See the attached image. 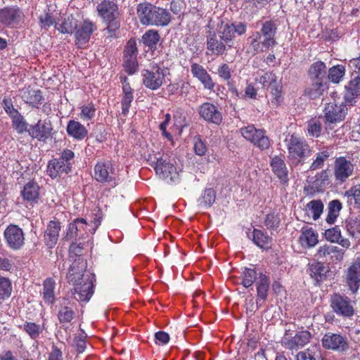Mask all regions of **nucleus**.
I'll return each instance as SVG.
<instances>
[{
  "label": "nucleus",
  "instance_id": "obj_1",
  "mask_svg": "<svg viewBox=\"0 0 360 360\" xmlns=\"http://www.w3.org/2000/svg\"><path fill=\"white\" fill-rule=\"evenodd\" d=\"M136 11L139 21L143 25L164 27L169 25L171 21L169 11L148 2L139 4Z\"/></svg>",
  "mask_w": 360,
  "mask_h": 360
},
{
  "label": "nucleus",
  "instance_id": "obj_2",
  "mask_svg": "<svg viewBox=\"0 0 360 360\" xmlns=\"http://www.w3.org/2000/svg\"><path fill=\"white\" fill-rule=\"evenodd\" d=\"M168 70L157 63H150L148 69L141 72L143 84L148 89L155 91L166 83Z\"/></svg>",
  "mask_w": 360,
  "mask_h": 360
},
{
  "label": "nucleus",
  "instance_id": "obj_3",
  "mask_svg": "<svg viewBox=\"0 0 360 360\" xmlns=\"http://www.w3.org/2000/svg\"><path fill=\"white\" fill-rule=\"evenodd\" d=\"M74 157L75 154L71 150H64L60 158L49 162L47 174L52 179L60 177L63 174H68L71 170Z\"/></svg>",
  "mask_w": 360,
  "mask_h": 360
},
{
  "label": "nucleus",
  "instance_id": "obj_4",
  "mask_svg": "<svg viewBox=\"0 0 360 360\" xmlns=\"http://www.w3.org/2000/svg\"><path fill=\"white\" fill-rule=\"evenodd\" d=\"M255 81L262 85L264 89H270L273 96L271 103L278 105L282 101L281 90L282 85L280 81L277 79L276 75L271 71L264 72L263 75H257Z\"/></svg>",
  "mask_w": 360,
  "mask_h": 360
},
{
  "label": "nucleus",
  "instance_id": "obj_5",
  "mask_svg": "<svg viewBox=\"0 0 360 360\" xmlns=\"http://www.w3.org/2000/svg\"><path fill=\"white\" fill-rule=\"evenodd\" d=\"M94 282V275L86 271V262L82 257L75 258L69 268L67 274L68 282L73 285L85 283L87 277Z\"/></svg>",
  "mask_w": 360,
  "mask_h": 360
},
{
  "label": "nucleus",
  "instance_id": "obj_6",
  "mask_svg": "<svg viewBox=\"0 0 360 360\" xmlns=\"http://www.w3.org/2000/svg\"><path fill=\"white\" fill-rule=\"evenodd\" d=\"M355 165L349 158L337 157L333 163V172L335 181L338 184L346 182L354 174Z\"/></svg>",
  "mask_w": 360,
  "mask_h": 360
},
{
  "label": "nucleus",
  "instance_id": "obj_7",
  "mask_svg": "<svg viewBox=\"0 0 360 360\" xmlns=\"http://www.w3.org/2000/svg\"><path fill=\"white\" fill-rule=\"evenodd\" d=\"M242 136L252 143L260 150H266L270 146V139L263 129H256L254 125H248L240 129Z\"/></svg>",
  "mask_w": 360,
  "mask_h": 360
},
{
  "label": "nucleus",
  "instance_id": "obj_8",
  "mask_svg": "<svg viewBox=\"0 0 360 360\" xmlns=\"http://www.w3.org/2000/svg\"><path fill=\"white\" fill-rule=\"evenodd\" d=\"M150 165L154 168L156 174L162 179H169L174 181L178 174L176 169L173 164L167 160V158L155 155L153 160L150 158Z\"/></svg>",
  "mask_w": 360,
  "mask_h": 360
},
{
  "label": "nucleus",
  "instance_id": "obj_9",
  "mask_svg": "<svg viewBox=\"0 0 360 360\" xmlns=\"http://www.w3.org/2000/svg\"><path fill=\"white\" fill-rule=\"evenodd\" d=\"M4 238L6 245L15 251L22 249L25 245V233L17 225H8L4 232Z\"/></svg>",
  "mask_w": 360,
  "mask_h": 360
},
{
  "label": "nucleus",
  "instance_id": "obj_10",
  "mask_svg": "<svg viewBox=\"0 0 360 360\" xmlns=\"http://www.w3.org/2000/svg\"><path fill=\"white\" fill-rule=\"evenodd\" d=\"M330 307L337 315L351 318L354 314V307L351 300L346 296L340 294L333 295L330 300Z\"/></svg>",
  "mask_w": 360,
  "mask_h": 360
},
{
  "label": "nucleus",
  "instance_id": "obj_11",
  "mask_svg": "<svg viewBox=\"0 0 360 360\" xmlns=\"http://www.w3.org/2000/svg\"><path fill=\"white\" fill-rule=\"evenodd\" d=\"M290 157L295 159H303L311 154V148L302 138L292 135L288 145Z\"/></svg>",
  "mask_w": 360,
  "mask_h": 360
},
{
  "label": "nucleus",
  "instance_id": "obj_12",
  "mask_svg": "<svg viewBox=\"0 0 360 360\" xmlns=\"http://www.w3.org/2000/svg\"><path fill=\"white\" fill-rule=\"evenodd\" d=\"M345 253V251L338 246L325 244L319 247L315 256L318 259H322L324 262L337 263L343 259Z\"/></svg>",
  "mask_w": 360,
  "mask_h": 360
},
{
  "label": "nucleus",
  "instance_id": "obj_13",
  "mask_svg": "<svg viewBox=\"0 0 360 360\" xmlns=\"http://www.w3.org/2000/svg\"><path fill=\"white\" fill-rule=\"evenodd\" d=\"M247 30V25L245 22H238L234 23L221 24L217 30V34L224 41L228 44H232L235 34L242 35Z\"/></svg>",
  "mask_w": 360,
  "mask_h": 360
},
{
  "label": "nucleus",
  "instance_id": "obj_14",
  "mask_svg": "<svg viewBox=\"0 0 360 360\" xmlns=\"http://www.w3.org/2000/svg\"><path fill=\"white\" fill-rule=\"evenodd\" d=\"M323 348L343 352L348 349L349 345L346 338L338 333H326L321 339Z\"/></svg>",
  "mask_w": 360,
  "mask_h": 360
},
{
  "label": "nucleus",
  "instance_id": "obj_15",
  "mask_svg": "<svg viewBox=\"0 0 360 360\" xmlns=\"http://www.w3.org/2000/svg\"><path fill=\"white\" fill-rule=\"evenodd\" d=\"M347 110V105L343 102L340 104L335 102L328 103L323 110L326 122L336 123L342 121Z\"/></svg>",
  "mask_w": 360,
  "mask_h": 360
},
{
  "label": "nucleus",
  "instance_id": "obj_16",
  "mask_svg": "<svg viewBox=\"0 0 360 360\" xmlns=\"http://www.w3.org/2000/svg\"><path fill=\"white\" fill-rule=\"evenodd\" d=\"M53 126L49 120H39L34 125H30L27 132L29 135L39 141H46L52 135Z\"/></svg>",
  "mask_w": 360,
  "mask_h": 360
},
{
  "label": "nucleus",
  "instance_id": "obj_17",
  "mask_svg": "<svg viewBox=\"0 0 360 360\" xmlns=\"http://www.w3.org/2000/svg\"><path fill=\"white\" fill-rule=\"evenodd\" d=\"M206 44L207 50L210 51L212 54L217 56L224 55L226 51L232 48V44H228L224 41L217 32L210 30L206 35Z\"/></svg>",
  "mask_w": 360,
  "mask_h": 360
},
{
  "label": "nucleus",
  "instance_id": "obj_18",
  "mask_svg": "<svg viewBox=\"0 0 360 360\" xmlns=\"http://www.w3.org/2000/svg\"><path fill=\"white\" fill-rule=\"evenodd\" d=\"M200 117L209 123L219 125L222 122V114L213 103L205 102L198 108Z\"/></svg>",
  "mask_w": 360,
  "mask_h": 360
},
{
  "label": "nucleus",
  "instance_id": "obj_19",
  "mask_svg": "<svg viewBox=\"0 0 360 360\" xmlns=\"http://www.w3.org/2000/svg\"><path fill=\"white\" fill-rule=\"evenodd\" d=\"M23 16L21 9L17 6H6L0 9V23L12 27L18 23Z\"/></svg>",
  "mask_w": 360,
  "mask_h": 360
},
{
  "label": "nucleus",
  "instance_id": "obj_20",
  "mask_svg": "<svg viewBox=\"0 0 360 360\" xmlns=\"http://www.w3.org/2000/svg\"><path fill=\"white\" fill-rule=\"evenodd\" d=\"M110 162H98L94 167V179L101 183L110 182L115 179V173Z\"/></svg>",
  "mask_w": 360,
  "mask_h": 360
},
{
  "label": "nucleus",
  "instance_id": "obj_21",
  "mask_svg": "<svg viewBox=\"0 0 360 360\" xmlns=\"http://www.w3.org/2000/svg\"><path fill=\"white\" fill-rule=\"evenodd\" d=\"M346 282L352 293L357 292L360 285V257H357L348 268Z\"/></svg>",
  "mask_w": 360,
  "mask_h": 360
},
{
  "label": "nucleus",
  "instance_id": "obj_22",
  "mask_svg": "<svg viewBox=\"0 0 360 360\" xmlns=\"http://www.w3.org/2000/svg\"><path fill=\"white\" fill-rule=\"evenodd\" d=\"M191 72L193 77L196 78L205 89L212 91L215 83L204 67L198 63H193L191 65Z\"/></svg>",
  "mask_w": 360,
  "mask_h": 360
},
{
  "label": "nucleus",
  "instance_id": "obj_23",
  "mask_svg": "<svg viewBox=\"0 0 360 360\" xmlns=\"http://www.w3.org/2000/svg\"><path fill=\"white\" fill-rule=\"evenodd\" d=\"M96 29V27L92 22L89 20H84L75 30L76 44L79 47L85 45L89 41L91 34Z\"/></svg>",
  "mask_w": 360,
  "mask_h": 360
},
{
  "label": "nucleus",
  "instance_id": "obj_24",
  "mask_svg": "<svg viewBox=\"0 0 360 360\" xmlns=\"http://www.w3.org/2000/svg\"><path fill=\"white\" fill-rule=\"evenodd\" d=\"M85 278V283L75 285L71 291L74 299L79 302H89L94 294V282L90 281L88 276Z\"/></svg>",
  "mask_w": 360,
  "mask_h": 360
},
{
  "label": "nucleus",
  "instance_id": "obj_25",
  "mask_svg": "<svg viewBox=\"0 0 360 360\" xmlns=\"http://www.w3.org/2000/svg\"><path fill=\"white\" fill-rule=\"evenodd\" d=\"M117 4L111 1L103 0L97 6V11L99 15L105 21L112 23V25L117 27L116 22H114L117 13Z\"/></svg>",
  "mask_w": 360,
  "mask_h": 360
},
{
  "label": "nucleus",
  "instance_id": "obj_26",
  "mask_svg": "<svg viewBox=\"0 0 360 360\" xmlns=\"http://www.w3.org/2000/svg\"><path fill=\"white\" fill-rule=\"evenodd\" d=\"M270 166L274 174L278 179L283 185H288L289 181L288 170L285 161L280 157H273L270 162Z\"/></svg>",
  "mask_w": 360,
  "mask_h": 360
},
{
  "label": "nucleus",
  "instance_id": "obj_27",
  "mask_svg": "<svg viewBox=\"0 0 360 360\" xmlns=\"http://www.w3.org/2000/svg\"><path fill=\"white\" fill-rule=\"evenodd\" d=\"M311 337V333L309 331H300L290 338H284L283 344L287 349L297 350L308 344Z\"/></svg>",
  "mask_w": 360,
  "mask_h": 360
},
{
  "label": "nucleus",
  "instance_id": "obj_28",
  "mask_svg": "<svg viewBox=\"0 0 360 360\" xmlns=\"http://www.w3.org/2000/svg\"><path fill=\"white\" fill-rule=\"evenodd\" d=\"M276 30L277 27L274 21L267 20L262 23L259 32L265 49H269L276 44L275 39Z\"/></svg>",
  "mask_w": 360,
  "mask_h": 360
},
{
  "label": "nucleus",
  "instance_id": "obj_29",
  "mask_svg": "<svg viewBox=\"0 0 360 360\" xmlns=\"http://www.w3.org/2000/svg\"><path fill=\"white\" fill-rule=\"evenodd\" d=\"M60 229V221H49L44 234V242L48 248H53L56 245Z\"/></svg>",
  "mask_w": 360,
  "mask_h": 360
},
{
  "label": "nucleus",
  "instance_id": "obj_30",
  "mask_svg": "<svg viewBox=\"0 0 360 360\" xmlns=\"http://www.w3.org/2000/svg\"><path fill=\"white\" fill-rule=\"evenodd\" d=\"M66 131L69 136L77 141L84 139L88 135L86 128L79 122L73 120L68 122Z\"/></svg>",
  "mask_w": 360,
  "mask_h": 360
},
{
  "label": "nucleus",
  "instance_id": "obj_31",
  "mask_svg": "<svg viewBox=\"0 0 360 360\" xmlns=\"http://www.w3.org/2000/svg\"><path fill=\"white\" fill-rule=\"evenodd\" d=\"M20 96L26 103L37 108L43 100L41 91L40 90L33 89L30 86L22 89L20 91Z\"/></svg>",
  "mask_w": 360,
  "mask_h": 360
},
{
  "label": "nucleus",
  "instance_id": "obj_32",
  "mask_svg": "<svg viewBox=\"0 0 360 360\" xmlns=\"http://www.w3.org/2000/svg\"><path fill=\"white\" fill-rule=\"evenodd\" d=\"M21 195L30 205L37 203L39 198V185L34 181L27 183L21 191Z\"/></svg>",
  "mask_w": 360,
  "mask_h": 360
},
{
  "label": "nucleus",
  "instance_id": "obj_33",
  "mask_svg": "<svg viewBox=\"0 0 360 360\" xmlns=\"http://www.w3.org/2000/svg\"><path fill=\"white\" fill-rule=\"evenodd\" d=\"M308 75L311 81L327 82V68L322 61L312 63L308 70Z\"/></svg>",
  "mask_w": 360,
  "mask_h": 360
},
{
  "label": "nucleus",
  "instance_id": "obj_34",
  "mask_svg": "<svg viewBox=\"0 0 360 360\" xmlns=\"http://www.w3.org/2000/svg\"><path fill=\"white\" fill-rule=\"evenodd\" d=\"M70 305V302L63 298L58 309V318L60 323H70L75 316V312Z\"/></svg>",
  "mask_w": 360,
  "mask_h": 360
},
{
  "label": "nucleus",
  "instance_id": "obj_35",
  "mask_svg": "<svg viewBox=\"0 0 360 360\" xmlns=\"http://www.w3.org/2000/svg\"><path fill=\"white\" fill-rule=\"evenodd\" d=\"M325 237L327 240L338 243L344 248H348L350 246V241L342 236L340 229L338 226L327 229L325 231Z\"/></svg>",
  "mask_w": 360,
  "mask_h": 360
},
{
  "label": "nucleus",
  "instance_id": "obj_36",
  "mask_svg": "<svg viewBox=\"0 0 360 360\" xmlns=\"http://www.w3.org/2000/svg\"><path fill=\"white\" fill-rule=\"evenodd\" d=\"M55 287L56 281L53 278H47L44 281L41 295L47 304H53L56 301Z\"/></svg>",
  "mask_w": 360,
  "mask_h": 360
},
{
  "label": "nucleus",
  "instance_id": "obj_37",
  "mask_svg": "<svg viewBox=\"0 0 360 360\" xmlns=\"http://www.w3.org/2000/svg\"><path fill=\"white\" fill-rule=\"evenodd\" d=\"M269 284L270 281L268 277L265 274L260 273L259 274L258 279L256 282L257 293V305L259 304V301L266 300L268 295V291L269 289Z\"/></svg>",
  "mask_w": 360,
  "mask_h": 360
},
{
  "label": "nucleus",
  "instance_id": "obj_38",
  "mask_svg": "<svg viewBox=\"0 0 360 360\" xmlns=\"http://www.w3.org/2000/svg\"><path fill=\"white\" fill-rule=\"evenodd\" d=\"M299 241L303 247L312 248L319 242L318 235L311 228H302L299 238Z\"/></svg>",
  "mask_w": 360,
  "mask_h": 360
},
{
  "label": "nucleus",
  "instance_id": "obj_39",
  "mask_svg": "<svg viewBox=\"0 0 360 360\" xmlns=\"http://www.w3.org/2000/svg\"><path fill=\"white\" fill-rule=\"evenodd\" d=\"M249 238H252L257 246L262 249H266L271 245V238L266 233L257 229H254Z\"/></svg>",
  "mask_w": 360,
  "mask_h": 360
},
{
  "label": "nucleus",
  "instance_id": "obj_40",
  "mask_svg": "<svg viewBox=\"0 0 360 360\" xmlns=\"http://www.w3.org/2000/svg\"><path fill=\"white\" fill-rule=\"evenodd\" d=\"M345 88V100L352 103L354 98L360 96V76L352 78Z\"/></svg>",
  "mask_w": 360,
  "mask_h": 360
},
{
  "label": "nucleus",
  "instance_id": "obj_41",
  "mask_svg": "<svg viewBox=\"0 0 360 360\" xmlns=\"http://www.w3.org/2000/svg\"><path fill=\"white\" fill-rule=\"evenodd\" d=\"M308 272L311 278L316 281H321L326 278L328 269L323 263L321 262H314L309 264Z\"/></svg>",
  "mask_w": 360,
  "mask_h": 360
},
{
  "label": "nucleus",
  "instance_id": "obj_42",
  "mask_svg": "<svg viewBox=\"0 0 360 360\" xmlns=\"http://www.w3.org/2000/svg\"><path fill=\"white\" fill-rule=\"evenodd\" d=\"M312 84L306 89L305 94L311 99H316L323 95L325 90L328 88L327 82L311 81Z\"/></svg>",
  "mask_w": 360,
  "mask_h": 360
},
{
  "label": "nucleus",
  "instance_id": "obj_43",
  "mask_svg": "<svg viewBox=\"0 0 360 360\" xmlns=\"http://www.w3.org/2000/svg\"><path fill=\"white\" fill-rule=\"evenodd\" d=\"M77 27V21L72 15L65 18L61 23L55 25V28L63 34H72Z\"/></svg>",
  "mask_w": 360,
  "mask_h": 360
},
{
  "label": "nucleus",
  "instance_id": "obj_44",
  "mask_svg": "<svg viewBox=\"0 0 360 360\" xmlns=\"http://www.w3.org/2000/svg\"><path fill=\"white\" fill-rule=\"evenodd\" d=\"M216 200V192L212 188L205 189L198 199V205L202 208L210 207Z\"/></svg>",
  "mask_w": 360,
  "mask_h": 360
},
{
  "label": "nucleus",
  "instance_id": "obj_45",
  "mask_svg": "<svg viewBox=\"0 0 360 360\" xmlns=\"http://www.w3.org/2000/svg\"><path fill=\"white\" fill-rule=\"evenodd\" d=\"M349 206L360 208V184L352 186L345 193Z\"/></svg>",
  "mask_w": 360,
  "mask_h": 360
},
{
  "label": "nucleus",
  "instance_id": "obj_46",
  "mask_svg": "<svg viewBox=\"0 0 360 360\" xmlns=\"http://www.w3.org/2000/svg\"><path fill=\"white\" fill-rule=\"evenodd\" d=\"M22 330L25 331L32 340H37L45 330V326L43 323L41 325L37 324L34 322H25L22 326Z\"/></svg>",
  "mask_w": 360,
  "mask_h": 360
},
{
  "label": "nucleus",
  "instance_id": "obj_47",
  "mask_svg": "<svg viewBox=\"0 0 360 360\" xmlns=\"http://www.w3.org/2000/svg\"><path fill=\"white\" fill-rule=\"evenodd\" d=\"M342 207V203L339 200H333L329 202L328 205V212L326 219V222L330 224H334Z\"/></svg>",
  "mask_w": 360,
  "mask_h": 360
},
{
  "label": "nucleus",
  "instance_id": "obj_48",
  "mask_svg": "<svg viewBox=\"0 0 360 360\" xmlns=\"http://www.w3.org/2000/svg\"><path fill=\"white\" fill-rule=\"evenodd\" d=\"M160 39V37L158 32L155 30H149L142 36L143 43L151 51L156 49Z\"/></svg>",
  "mask_w": 360,
  "mask_h": 360
},
{
  "label": "nucleus",
  "instance_id": "obj_49",
  "mask_svg": "<svg viewBox=\"0 0 360 360\" xmlns=\"http://www.w3.org/2000/svg\"><path fill=\"white\" fill-rule=\"evenodd\" d=\"M322 131V122L319 118H312L307 122V134L311 137L318 138Z\"/></svg>",
  "mask_w": 360,
  "mask_h": 360
},
{
  "label": "nucleus",
  "instance_id": "obj_50",
  "mask_svg": "<svg viewBox=\"0 0 360 360\" xmlns=\"http://www.w3.org/2000/svg\"><path fill=\"white\" fill-rule=\"evenodd\" d=\"M82 225H86V220L82 218H77L72 222L70 223L64 239L65 240H70L75 238L79 231V226Z\"/></svg>",
  "mask_w": 360,
  "mask_h": 360
},
{
  "label": "nucleus",
  "instance_id": "obj_51",
  "mask_svg": "<svg viewBox=\"0 0 360 360\" xmlns=\"http://www.w3.org/2000/svg\"><path fill=\"white\" fill-rule=\"evenodd\" d=\"M345 227L349 234L353 238L360 240V214L356 217H351L345 221Z\"/></svg>",
  "mask_w": 360,
  "mask_h": 360
},
{
  "label": "nucleus",
  "instance_id": "obj_52",
  "mask_svg": "<svg viewBox=\"0 0 360 360\" xmlns=\"http://www.w3.org/2000/svg\"><path fill=\"white\" fill-rule=\"evenodd\" d=\"M331 152L328 149L318 152L309 167L310 171H315L323 167L324 162L330 158Z\"/></svg>",
  "mask_w": 360,
  "mask_h": 360
},
{
  "label": "nucleus",
  "instance_id": "obj_53",
  "mask_svg": "<svg viewBox=\"0 0 360 360\" xmlns=\"http://www.w3.org/2000/svg\"><path fill=\"white\" fill-rule=\"evenodd\" d=\"M323 203L321 200H313L309 202L306 205V211L312 214L314 220L320 218L323 211Z\"/></svg>",
  "mask_w": 360,
  "mask_h": 360
},
{
  "label": "nucleus",
  "instance_id": "obj_54",
  "mask_svg": "<svg viewBox=\"0 0 360 360\" xmlns=\"http://www.w3.org/2000/svg\"><path fill=\"white\" fill-rule=\"evenodd\" d=\"M250 43V49L252 50L253 54L261 53L265 49V46L263 45L262 40V36L259 32H255L248 38Z\"/></svg>",
  "mask_w": 360,
  "mask_h": 360
},
{
  "label": "nucleus",
  "instance_id": "obj_55",
  "mask_svg": "<svg viewBox=\"0 0 360 360\" xmlns=\"http://www.w3.org/2000/svg\"><path fill=\"white\" fill-rule=\"evenodd\" d=\"M345 74V68L342 65H337L330 68L328 71V79L333 83L338 84Z\"/></svg>",
  "mask_w": 360,
  "mask_h": 360
},
{
  "label": "nucleus",
  "instance_id": "obj_56",
  "mask_svg": "<svg viewBox=\"0 0 360 360\" xmlns=\"http://www.w3.org/2000/svg\"><path fill=\"white\" fill-rule=\"evenodd\" d=\"M12 283L8 278L0 277V300L8 299L12 293Z\"/></svg>",
  "mask_w": 360,
  "mask_h": 360
},
{
  "label": "nucleus",
  "instance_id": "obj_57",
  "mask_svg": "<svg viewBox=\"0 0 360 360\" xmlns=\"http://www.w3.org/2000/svg\"><path fill=\"white\" fill-rule=\"evenodd\" d=\"M242 284L245 288H249L255 282L257 272L253 269L245 268L242 272Z\"/></svg>",
  "mask_w": 360,
  "mask_h": 360
},
{
  "label": "nucleus",
  "instance_id": "obj_58",
  "mask_svg": "<svg viewBox=\"0 0 360 360\" xmlns=\"http://www.w3.org/2000/svg\"><path fill=\"white\" fill-rule=\"evenodd\" d=\"M80 109V117L84 121H89L95 117L96 108L93 103L83 105Z\"/></svg>",
  "mask_w": 360,
  "mask_h": 360
},
{
  "label": "nucleus",
  "instance_id": "obj_59",
  "mask_svg": "<svg viewBox=\"0 0 360 360\" xmlns=\"http://www.w3.org/2000/svg\"><path fill=\"white\" fill-rule=\"evenodd\" d=\"M13 125L18 134H22L27 131V123L24 119L23 116L20 112L11 117Z\"/></svg>",
  "mask_w": 360,
  "mask_h": 360
},
{
  "label": "nucleus",
  "instance_id": "obj_60",
  "mask_svg": "<svg viewBox=\"0 0 360 360\" xmlns=\"http://www.w3.org/2000/svg\"><path fill=\"white\" fill-rule=\"evenodd\" d=\"M281 219L278 214L271 212L266 214L264 219V225L268 229L276 230L279 226Z\"/></svg>",
  "mask_w": 360,
  "mask_h": 360
},
{
  "label": "nucleus",
  "instance_id": "obj_61",
  "mask_svg": "<svg viewBox=\"0 0 360 360\" xmlns=\"http://www.w3.org/2000/svg\"><path fill=\"white\" fill-rule=\"evenodd\" d=\"M124 70L129 75L134 74L138 69V62L136 57H124L123 61Z\"/></svg>",
  "mask_w": 360,
  "mask_h": 360
},
{
  "label": "nucleus",
  "instance_id": "obj_62",
  "mask_svg": "<svg viewBox=\"0 0 360 360\" xmlns=\"http://www.w3.org/2000/svg\"><path fill=\"white\" fill-rule=\"evenodd\" d=\"M39 24L41 28L47 30L52 25H56V22L53 16L49 13H44L39 17Z\"/></svg>",
  "mask_w": 360,
  "mask_h": 360
},
{
  "label": "nucleus",
  "instance_id": "obj_63",
  "mask_svg": "<svg viewBox=\"0 0 360 360\" xmlns=\"http://www.w3.org/2000/svg\"><path fill=\"white\" fill-rule=\"evenodd\" d=\"M232 72L228 64L223 63L218 66L216 73L221 79L229 81L231 78Z\"/></svg>",
  "mask_w": 360,
  "mask_h": 360
},
{
  "label": "nucleus",
  "instance_id": "obj_64",
  "mask_svg": "<svg viewBox=\"0 0 360 360\" xmlns=\"http://www.w3.org/2000/svg\"><path fill=\"white\" fill-rule=\"evenodd\" d=\"M3 108L6 111L7 114H8L11 117H13V115H16L19 112L14 108L13 105V102L11 98L5 97L3 99Z\"/></svg>",
  "mask_w": 360,
  "mask_h": 360
}]
</instances>
